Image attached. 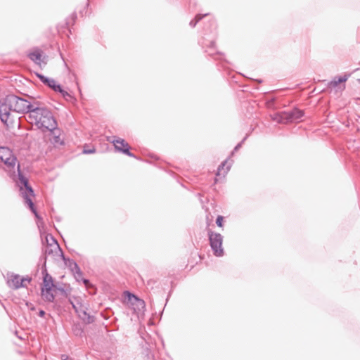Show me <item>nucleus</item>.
<instances>
[{
  "mask_svg": "<svg viewBox=\"0 0 360 360\" xmlns=\"http://www.w3.org/2000/svg\"><path fill=\"white\" fill-rule=\"evenodd\" d=\"M0 160L5 164L6 168H4V170L15 182L19 189L20 195L24 199L25 203L34 214L37 219V225L39 226V223H42V218L37 212L32 200V198L35 195L34 191L29 183L28 178L20 170V166L18 162L17 158L13 155V151L10 148L1 146Z\"/></svg>",
  "mask_w": 360,
  "mask_h": 360,
  "instance_id": "obj_1",
  "label": "nucleus"
},
{
  "mask_svg": "<svg viewBox=\"0 0 360 360\" xmlns=\"http://www.w3.org/2000/svg\"><path fill=\"white\" fill-rule=\"evenodd\" d=\"M24 104L25 105L22 107L25 110L24 114L26 115V120L42 132L54 129L58 126L56 119L45 103L27 95V101Z\"/></svg>",
  "mask_w": 360,
  "mask_h": 360,
  "instance_id": "obj_2",
  "label": "nucleus"
},
{
  "mask_svg": "<svg viewBox=\"0 0 360 360\" xmlns=\"http://www.w3.org/2000/svg\"><path fill=\"white\" fill-rule=\"evenodd\" d=\"M27 101V95L23 97L18 96L14 94L8 95L4 99L0 101V120L6 125H8L10 120L11 111L24 114L22 109L24 103Z\"/></svg>",
  "mask_w": 360,
  "mask_h": 360,
  "instance_id": "obj_3",
  "label": "nucleus"
},
{
  "mask_svg": "<svg viewBox=\"0 0 360 360\" xmlns=\"http://www.w3.org/2000/svg\"><path fill=\"white\" fill-rule=\"evenodd\" d=\"M304 115L303 110L295 108L290 110H285L277 113L272 119L278 123H288L300 120Z\"/></svg>",
  "mask_w": 360,
  "mask_h": 360,
  "instance_id": "obj_4",
  "label": "nucleus"
},
{
  "mask_svg": "<svg viewBox=\"0 0 360 360\" xmlns=\"http://www.w3.org/2000/svg\"><path fill=\"white\" fill-rule=\"evenodd\" d=\"M207 235L214 255L218 257L224 256V252L222 248L223 236L221 234L208 230Z\"/></svg>",
  "mask_w": 360,
  "mask_h": 360,
  "instance_id": "obj_5",
  "label": "nucleus"
},
{
  "mask_svg": "<svg viewBox=\"0 0 360 360\" xmlns=\"http://www.w3.org/2000/svg\"><path fill=\"white\" fill-rule=\"evenodd\" d=\"M70 304H72V308L75 309V312L78 314L79 317L82 319V321L86 324H90L95 321V317L94 316L90 315L86 312L87 307L84 306L82 303L79 300H76V302L74 303L72 301L70 300Z\"/></svg>",
  "mask_w": 360,
  "mask_h": 360,
  "instance_id": "obj_6",
  "label": "nucleus"
},
{
  "mask_svg": "<svg viewBox=\"0 0 360 360\" xmlns=\"http://www.w3.org/2000/svg\"><path fill=\"white\" fill-rule=\"evenodd\" d=\"M108 140L114 144L116 150L127 155L129 157L135 158V155L130 152V146L128 143L121 138L112 136L108 137Z\"/></svg>",
  "mask_w": 360,
  "mask_h": 360,
  "instance_id": "obj_7",
  "label": "nucleus"
},
{
  "mask_svg": "<svg viewBox=\"0 0 360 360\" xmlns=\"http://www.w3.org/2000/svg\"><path fill=\"white\" fill-rule=\"evenodd\" d=\"M7 285L9 288L17 290L20 288L26 287L25 283H22V281L20 279V276L18 274L13 273L7 274Z\"/></svg>",
  "mask_w": 360,
  "mask_h": 360,
  "instance_id": "obj_8",
  "label": "nucleus"
},
{
  "mask_svg": "<svg viewBox=\"0 0 360 360\" xmlns=\"http://www.w3.org/2000/svg\"><path fill=\"white\" fill-rule=\"evenodd\" d=\"M125 298L127 300V302L131 304L134 307V309H138L139 310L141 308H143L145 306V302L143 300L139 298L137 296L130 292L129 291L124 292Z\"/></svg>",
  "mask_w": 360,
  "mask_h": 360,
  "instance_id": "obj_9",
  "label": "nucleus"
},
{
  "mask_svg": "<svg viewBox=\"0 0 360 360\" xmlns=\"http://www.w3.org/2000/svg\"><path fill=\"white\" fill-rule=\"evenodd\" d=\"M36 76L39 79V80L46 86L51 89L53 91H60L61 85L57 84L56 80L53 78H49L46 76L41 73H36Z\"/></svg>",
  "mask_w": 360,
  "mask_h": 360,
  "instance_id": "obj_10",
  "label": "nucleus"
},
{
  "mask_svg": "<svg viewBox=\"0 0 360 360\" xmlns=\"http://www.w3.org/2000/svg\"><path fill=\"white\" fill-rule=\"evenodd\" d=\"M202 46L203 47H207V49L205 50V52L212 57H213L215 60H222L223 56L220 52H214V49L215 47V41L214 39L210 40L208 44L205 39L202 41Z\"/></svg>",
  "mask_w": 360,
  "mask_h": 360,
  "instance_id": "obj_11",
  "label": "nucleus"
},
{
  "mask_svg": "<svg viewBox=\"0 0 360 360\" xmlns=\"http://www.w3.org/2000/svg\"><path fill=\"white\" fill-rule=\"evenodd\" d=\"M27 56L37 65H41L44 60L46 58V56L42 55V51L38 48H34L28 53Z\"/></svg>",
  "mask_w": 360,
  "mask_h": 360,
  "instance_id": "obj_12",
  "label": "nucleus"
},
{
  "mask_svg": "<svg viewBox=\"0 0 360 360\" xmlns=\"http://www.w3.org/2000/svg\"><path fill=\"white\" fill-rule=\"evenodd\" d=\"M61 257L65 262V264L70 267L74 274L83 275V273L79 268L77 263L72 259L65 258L63 253L61 252Z\"/></svg>",
  "mask_w": 360,
  "mask_h": 360,
  "instance_id": "obj_13",
  "label": "nucleus"
},
{
  "mask_svg": "<svg viewBox=\"0 0 360 360\" xmlns=\"http://www.w3.org/2000/svg\"><path fill=\"white\" fill-rule=\"evenodd\" d=\"M48 131L51 132L53 136L52 142L54 144L64 145L63 140L60 138L61 130L57 127H54V129H48Z\"/></svg>",
  "mask_w": 360,
  "mask_h": 360,
  "instance_id": "obj_14",
  "label": "nucleus"
},
{
  "mask_svg": "<svg viewBox=\"0 0 360 360\" xmlns=\"http://www.w3.org/2000/svg\"><path fill=\"white\" fill-rule=\"evenodd\" d=\"M41 295L43 299L46 301L52 302L55 299V296L52 292V288H41Z\"/></svg>",
  "mask_w": 360,
  "mask_h": 360,
  "instance_id": "obj_15",
  "label": "nucleus"
},
{
  "mask_svg": "<svg viewBox=\"0 0 360 360\" xmlns=\"http://www.w3.org/2000/svg\"><path fill=\"white\" fill-rule=\"evenodd\" d=\"M44 276H43V287L42 288H47L51 287L52 288L53 286V281L51 276H50L48 273L46 269H45L43 271Z\"/></svg>",
  "mask_w": 360,
  "mask_h": 360,
  "instance_id": "obj_16",
  "label": "nucleus"
},
{
  "mask_svg": "<svg viewBox=\"0 0 360 360\" xmlns=\"http://www.w3.org/2000/svg\"><path fill=\"white\" fill-rule=\"evenodd\" d=\"M349 75H344L342 76L335 77L330 82V85L333 87L337 86L339 84L346 82L349 78Z\"/></svg>",
  "mask_w": 360,
  "mask_h": 360,
  "instance_id": "obj_17",
  "label": "nucleus"
},
{
  "mask_svg": "<svg viewBox=\"0 0 360 360\" xmlns=\"http://www.w3.org/2000/svg\"><path fill=\"white\" fill-rule=\"evenodd\" d=\"M72 330L73 334L77 337H82L84 333V329L79 323H75L72 326Z\"/></svg>",
  "mask_w": 360,
  "mask_h": 360,
  "instance_id": "obj_18",
  "label": "nucleus"
},
{
  "mask_svg": "<svg viewBox=\"0 0 360 360\" xmlns=\"http://www.w3.org/2000/svg\"><path fill=\"white\" fill-rule=\"evenodd\" d=\"M208 14L206 13V14H204V15H201V14H198L195 15V18L191 20L189 25L191 27H195L197 25V23L201 20L205 16L207 15Z\"/></svg>",
  "mask_w": 360,
  "mask_h": 360,
  "instance_id": "obj_19",
  "label": "nucleus"
},
{
  "mask_svg": "<svg viewBox=\"0 0 360 360\" xmlns=\"http://www.w3.org/2000/svg\"><path fill=\"white\" fill-rule=\"evenodd\" d=\"M56 92L60 93L61 96L66 100L72 98L71 95L67 91L64 90L62 86L60 91H56Z\"/></svg>",
  "mask_w": 360,
  "mask_h": 360,
  "instance_id": "obj_20",
  "label": "nucleus"
},
{
  "mask_svg": "<svg viewBox=\"0 0 360 360\" xmlns=\"http://www.w3.org/2000/svg\"><path fill=\"white\" fill-rule=\"evenodd\" d=\"M56 92L60 93L61 96L66 100L72 98L71 95L67 91L64 90L62 86L60 91H56Z\"/></svg>",
  "mask_w": 360,
  "mask_h": 360,
  "instance_id": "obj_21",
  "label": "nucleus"
},
{
  "mask_svg": "<svg viewBox=\"0 0 360 360\" xmlns=\"http://www.w3.org/2000/svg\"><path fill=\"white\" fill-rule=\"evenodd\" d=\"M86 146H84V149H83V153L84 154H93V153H96V149L95 148H86Z\"/></svg>",
  "mask_w": 360,
  "mask_h": 360,
  "instance_id": "obj_22",
  "label": "nucleus"
},
{
  "mask_svg": "<svg viewBox=\"0 0 360 360\" xmlns=\"http://www.w3.org/2000/svg\"><path fill=\"white\" fill-rule=\"evenodd\" d=\"M247 137H248V135H246V136H245L243 138V139L235 146L232 153H233L234 152L237 151L238 150H239L241 148L243 143L246 140Z\"/></svg>",
  "mask_w": 360,
  "mask_h": 360,
  "instance_id": "obj_23",
  "label": "nucleus"
},
{
  "mask_svg": "<svg viewBox=\"0 0 360 360\" xmlns=\"http://www.w3.org/2000/svg\"><path fill=\"white\" fill-rule=\"evenodd\" d=\"M223 221H224V217L221 215H219L217 217V219H216V224L217 225L219 226V227H222L223 226Z\"/></svg>",
  "mask_w": 360,
  "mask_h": 360,
  "instance_id": "obj_24",
  "label": "nucleus"
},
{
  "mask_svg": "<svg viewBox=\"0 0 360 360\" xmlns=\"http://www.w3.org/2000/svg\"><path fill=\"white\" fill-rule=\"evenodd\" d=\"M50 240H51L52 243L54 245L55 248L58 249L60 251H61V249H60L58 242L52 236H50Z\"/></svg>",
  "mask_w": 360,
  "mask_h": 360,
  "instance_id": "obj_25",
  "label": "nucleus"
},
{
  "mask_svg": "<svg viewBox=\"0 0 360 360\" xmlns=\"http://www.w3.org/2000/svg\"><path fill=\"white\" fill-rule=\"evenodd\" d=\"M227 163V160H225L224 161H223L218 167V172H217V175H219V172L221 169H224L225 165H226Z\"/></svg>",
  "mask_w": 360,
  "mask_h": 360,
  "instance_id": "obj_26",
  "label": "nucleus"
},
{
  "mask_svg": "<svg viewBox=\"0 0 360 360\" xmlns=\"http://www.w3.org/2000/svg\"><path fill=\"white\" fill-rule=\"evenodd\" d=\"M74 275L77 280H79L81 278L84 284H87L89 282V281L86 278H82V275H77V274H74Z\"/></svg>",
  "mask_w": 360,
  "mask_h": 360,
  "instance_id": "obj_27",
  "label": "nucleus"
},
{
  "mask_svg": "<svg viewBox=\"0 0 360 360\" xmlns=\"http://www.w3.org/2000/svg\"><path fill=\"white\" fill-rule=\"evenodd\" d=\"M58 290H59L63 295H64L65 296H68V292L67 291V290H65L64 288L63 287H59L57 288Z\"/></svg>",
  "mask_w": 360,
  "mask_h": 360,
  "instance_id": "obj_28",
  "label": "nucleus"
},
{
  "mask_svg": "<svg viewBox=\"0 0 360 360\" xmlns=\"http://www.w3.org/2000/svg\"><path fill=\"white\" fill-rule=\"evenodd\" d=\"M21 281H22V283H24L25 281L30 283L32 281V278L29 276L26 277H20Z\"/></svg>",
  "mask_w": 360,
  "mask_h": 360,
  "instance_id": "obj_29",
  "label": "nucleus"
},
{
  "mask_svg": "<svg viewBox=\"0 0 360 360\" xmlns=\"http://www.w3.org/2000/svg\"><path fill=\"white\" fill-rule=\"evenodd\" d=\"M46 313L45 311L43 310V309H40L39 311V313H38V315L40 316V317H44L45 316Z\"/></svg>",
  "mask_w": 360,
  "mask_h": 360,
  "instance_id": "obj_30",
  "label": "nucleus"
},
{
  "mask_svg": "<svg viewBox=\"0 0 360 360\" xmlns=\"http://www.w3.org/2000/svg\"><path fill=\"white\" fill-rule=\"evenodd\" d=\"M274 98H271V100L268 101L267 105L268 106H271L274 103Z\"/></svg>",
  "mask_w": 360,
  "mask_h": 360,
  "instance_id": "obj_31",
  "label": "nucleus"
},
{
  "mask_svg": "<svg viewBox=\"0 0 360 360\" xmlns=\"http://www.w3.org/2000/svg\"><path fill=\"white\" fill-rule=\"evenodd\" d=\"M71 18L73 21H75L77 18V14L76 13H72V15H71Z\"/></svg>",
  "mask_w": 360,
  "mask_h": 360,
  "instance_id": "obj_32",
  "label": "nucleus"
},
{
  "mask_svg": "<svg viewBox=\"0 0 360 360\" xmlns=\"http://www.w3.org/2000/svg\"><path fill=\"white\" fill-rule=\"evenodd\" d=\"M230 168H231V165H230L226 167V169L224 171V174H225L228 173V172L229 171Z\"/></svg>",
  "mask_w": 360,
  "mask_h": 360,
  "instance_id": "obj_33",
  "label": "nucleus"
},
{
  "mask_svg": "<svg viewBox=\"0 0 360 360\" xmlns=\"http://www.w3.org/2000/svg\"><path fill=\"white\" fill-rule=\"evenodd\" d=\"M53 252V250L51 249H49L47 248L46 250H45V252L47 253V254H51Z\"/></svg>",
  "mask_w": 360,
  "mask_h": 360,
  "instance_id": "obj_34",
  "label": "nucleus"
},
{
  "mask_svg": "<svg viewBox=\"0 0 360 360\" xmlns=\"http://www.w3.org/2000/svg\"><path fill=\"white\" fill-rule=\"evenodd\" d=\"M46 240L47 243L49 244V245H50V246H52V243H49V236H46Z\"/></svg>",
  "mask_w": 360,
  "mask_h": 360,
  "instance_id": "obj_35",
  "label": "nucleus"
},
{
  "mask_svg": "<svg viewBox=\"0 0 360 360\" xmlns=\"http://www.w3.org/2000/svg\"><path fill=\"white\" fill-rule=\"evenodd\" d=\"M211 23H212V26H215V23H214V21H212Z\"/></svg>",
  "mask_w": 360,
  "mask_h": 360,
  "instance_id": "obj_36",
  "label": "nucleus"
},
{
  "mask_svg": "<svg viewBox=\"0 0 360 360\" xmlns=\"http://www.w3.org/2000/svg\"><path fill=\"white\" fill-rule=\"evenodd\" d=\"M257 82H258L259 83H261L262 81L261 79H258V80H257Z\"/></svg>",
  "mask_w": 360,
  "mask_h": 360,
  "instance_id": "obj_37",
  "label": "nucleus"
},
{
  "mask_svg": "<svg viewBox=\"0 0 360 360\" xmlns=\"http://www.w3.org/2000/svg\"><path fill=\"white\" fill-rule=\"evenodd\" d=\"M34 307H31V310H34Z\"/></svg>",
  "mask_w": 360,
  "mask_h": 360,
  "instance_id": "obj_38",
  "label": "nucleus"
}]
</instances>
